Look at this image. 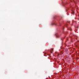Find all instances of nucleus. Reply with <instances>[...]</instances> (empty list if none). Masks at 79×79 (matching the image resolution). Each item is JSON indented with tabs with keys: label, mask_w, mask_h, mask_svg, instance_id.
I'll list each match as a JSON object with an SVG mask.
<instances>
[{
	"label": "nucleus",
	"mask_w": 79,
	"mask_h": 79,
	"mask_svg": "<svg viewBox=\"0 0 79 79\" xmlns=\"http://www.w3.org/2000/svg\"><path fill=\"white\" fill-rule=\"evenodd\" d=\"M53 49H51L50 50V52L51 53H52V51H53Z\"/></svg>",
	"instance_id": "obj_1"
},
{
	"label": "nucleus",
	"mask_w": 79,
	"mask_h": 79,
	"mask_svg": "<svg viewBox=\"0 0 79 79\" xmlns=\"http://www.w3.org/2000/svg\"><path fill=\"white\" fill-rule=\"evenodd\" d=\"M59 37V35H57L56 37H58V38Z\"/></svg>",
	"instance_id": "obj_3"
},
{
	"label": "nucleus",
	"mask_w": 79,
	"mask_h": 79,
	"mask_svg": "<svg viewBox=\"0 0 79 79\" xmlns=\"http://www.w3.org/2000/svg\"><path fill=\"white\" fill-rule=\"evenodd\" d=\"M74 11H73L72 14H73H73H74Z\"/></svg>",
	"instance_id": "obj_2"
},
{
	"label": "nucleus",
	"mask_w": 79,
	"mask_h": 79,
	"mask_svg": "<svg viewBox=\"0 0 79 79\" xmlns=\"http://www.w3.org/2000/svg\"><path fill=\"white\" fill-rule=\"evenodd\" d=\"M69 30H70V31H71L72 30L71 28H69Z\"/></svg>",
	"instance_id": "obj_4"
}]
</instances>
